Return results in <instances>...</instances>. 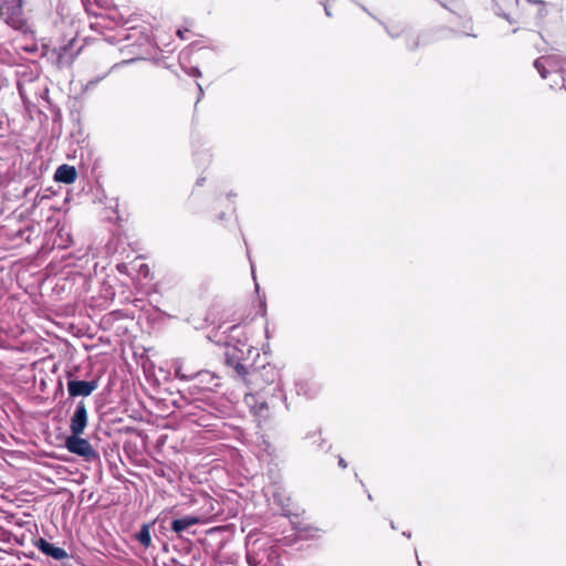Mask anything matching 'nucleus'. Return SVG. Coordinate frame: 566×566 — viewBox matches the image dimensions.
Segmentation results:
<instances>
[{"label":"nucleus","mask_w":566,"mask_h":566,"mask_svg":"<svg viewBox=\"0 0 566 566\" xmlns=\"http://www.w3.org/2000/svg\"><path fill=\"white\" fill-rule=\"evenodd\" d=\"M54 179L65 184H71V166H60L55 171Z\"/></svg>","instance_id":"nucleus-16"},{"label":"nucleus","mask_w":566,"mask_h":566,"mask_svg":"<svg viewBox=\"0 0 566 566\" xmlns=\"http://www.w3.org/2000/svg\"><path fill=\"white\" fill-rule=\"evenodd\" d=\"M71 444H72L71 436L65 437V439H64V446H65V448H66L67 450H70V451H71Z\"/></svg>","instance_id":"nucleus-26"},{"label":"nucleus","mask_w":566,"mask_h":566,"mask_svg":"<svg viewBox=\"0 0 566 566\" xmlns=\"http://www.w3.org/2000/svg\"><path fill=\"white\" fill-rule=\"evenodd\" d=\"M76 150L73 151V159L76 158V155H75Z\"/></svg>","instance_id":"nucleus-41"},{"label":"nucleus","mask_w":566,"mask_h":566,"mask_svg":"<svg viewBox=\"0 0 566 566\" xmlns=\"http://www.w3.org/2000/svg\"><path fill=\"white\" fill-rule=\"evenodd\" d=\"M324 9H325V13H326V15H327V17H331V15H332V13H331L329 9L327 8V6H325V8H324Z\"/></svg>","instance_id":"nucleus-33"},{"label":"nucleus","mask_w":566,"mask_h":566,"mask_svg":"<svg viewBox=\"0 0 566 566\" xmlns=\"http://www.w3.org/2000/svg\"><path fill=\"white\" fill-rule=\"evenodd\" d=\"M65 381H66V389L69 395L71 396V370H65Z\"/></svg>","instance_id":"nucleus-23"},{"label":"nucleus","mask_w":566,"mask_h":566,"mask_svg":"<svg viewBox=\"0 0 566 566\" xmlns=\"http://www.w3.org/2000/svg\"><path fill=\"white\" fill-rule=\"evenodd\" d=\"M19 93H20L21 97L24 98V93H23V90H22V87L20 85H19Z\"/></svg>","instance_id":"nucleus-35"},{"label":"nucleus","mask_w":566,"mask_h":566,"mask_svg":"<svg viewBox=\"0 0 566 566\" xmlns=\"http://www.w3.org/2000/svg\"><path fill=\"white\" fill-rule=\"evenodd\" d=\"M98 387V378L94 377L88 380L76 379L73 375V398L87 397Z\"/></svg>","instance_id":"nucleus-9"},{"label":"nucleus","mask_w":566,"mask_h":566,"mask_svg":"<svg viewBox=\"0 0 566 566\" xmlns=\"http://www.w3.org/2000/svg\"><path fill=\"white\" fill-rule=\"evenodd\" d=\"M390 526H391V528L396 530V525L392 521L390 522Z\"/></svg>","instance_id":"nucleus-39"},{"label":"nucleus","mask_w":566,"mask_h":566,"mask_svg":"<svg viewBox=\"0 0 566 566\" xmlns=\"http://www.w3.org/2000/svg\"><path fill=\"white\" fill-rule=\"evenodd\" d=\"M95 266L96 263L90 258L87 250L81 255L73 253V285L81 284L83 292H88Z\"/></svg>","instance_id":"nucleus-4"},{"label":"nucleus","mask_w":566,"mask_h":566,"mask_svg":"<svg viewBox=\"0 0 566 566\" xmlns=\"http://www.w3.org/2000/svg\"><path fill=\"white\" fill-rule=\"evenodd\" d=\"M259 542L258 534L250 532L245 537L247 562L250 566H260L261 560L258 559L255 547Z\"/></svg>","instance_id":"nucleus-11"},{"label":"nucleus","mask_w":566,"mask_h":566,"mask_svg":"<svg viewBox=\"0 0 566 566\" xmlns=\"http://www.w3.org/2000/svg\"><path fill=\"white\" fill-rule=\"evenodd\" d=\"M197 86H198V90H199V97H198V101L202 97L203 95V90L201 87V85L199 83H197Z\"/></svg>","instance_id":"nucleus-30"},{"label":"nucleus","mask_w":566,"mask_h":566,"mask_svg":"<svg viewBox=\"0 0 566 566\" xmlns=\"http://www.w3.org/2000/svg\"><path fill=\"white\" fill-rule=\"evenodd\" d=\"M72 174H73V184H74L76 181V178H77V171H76V168L74 166H73Z\"/></svg>","instance_id":"nucleus-31"},{"label":"nucleus","mask_w":566,"mask_h":566,"mask_svg":"<svg viewBox=\"0 0 566 566\" xmlns=\"http://www.w3.org/2000/svg\"><path fill=\"white\" fill-rule=\"evenodd\" d=\"M175 375L178 379L192 381L190 389L192 392L214 391L220 387V378L209 370H200L195 374H185L181 368H176Z\"/></svg>","instance_id":"nucleus-3"},{"label":"nucleus","mask_w":566,"mask_h":566,"mask_svg":"<svg viewBox=\"0 0 566 566\" xmlns=\"http://www.w3.org/2000/svg\"><path fill=\"white\" fill-rule=\"evenodd\" d=\"M142 269H145L146 271H148V266H147V264H142V265H140V270H142Z\"/></svg>","instance_id":"nucleus-37"},{"label":"nucleus","mask_w":566,"mask_h":566,"mask_svg":"<svg viewBox=\"0 0 566 566\" xmlns=\"http://www.w3.org/2000/svg\"><path fill=\"white\" fill-rule=\"evenodd\" d=\"M93 202H101L105 205V211L102 214L104 220L112 222L117 218L118 202L115 198H107L104 190L97 185L95 192L91 196Z\"/></svg>","instance_id":"nucleus-7"},{"label":"nucleus","mask_w":566,"mask_h":566,"mask_svg":"<svg viewBox=\"0 0 566 566\" xmlns=\"http://www.w3.org/2000/svg\"><path fill=\"white\" fill-rule=\"evenodd\" d=\"M202 523V518L197 515H185L179 518H174L170 522V530L178 535H181L184 532H189L190 527Z\"/></svg>","instance_id":"nucleus-8"},{"label":"nucleus","mask_w":566,"mask_h":566,"mask_svg":"<svg viewBox=\"0 0 566 566\" xmlns=\"http://www.w3.org/2000/svg\"><path fill=\"white\" fill-rule=\"evenodd\" d=\"M206 505H209V507L205 510V515L200 516L202 522L209 517L217 516L220 513V505L217 501H213L210 497L206 499Z\"/></svg>","instance_id":"nucleus-15"},{"label":"nucleus","mask_w":566,"mask_h":566,"mask_svg":"<svg viewBox=\"0 0 566 566\" xmlns=\"http://www.w3.org/2000/svg\"><path fill=\"white\" fill-rule=\"evenodd\" d=\"M84 474L83 473H78V472H73V479H72V482H76V483H80L81 480L83 479Z\"/></svg>","instance_id":"nucleus-24"},{"label":"nucleus","mask_w":566,"mask_h":566,"mask_svg":"<svg viewBox=\"0 0 566 566\" xmlns=\"http://www.w3.org/2000/svg\"><path fill=\"white\" fill-rule=\"evenodd\" d=\"M148 524H143L138 533H136V539L144 546L149 547L151 545V536Z\"/></svg>","instance_id":"nucleus-14"},{"label":"nucleus","mask_w":566,"mask_h":566,"mask_svg":"<svg viewBox=\"0 0 566 566\" xmlns=\"http://www.w3.org/2000/svg\"><path fill=\"white\" fill-rule=\"evenodd\" d=\"M308 439H313V443H316L317 444V448L318 449H323L324 448V439H322L321 437V432H314V433H311L307 436Z\"/></svg>","instance_id":"nucleus-19"},{"label":"nucleus","mask_w":566,"mask_h":566,"mask_svg":"<svg viewBox=\"0 0 566 566\" xmlns=\"http://www.w3.org/2000/svg\"><path fill=\"white\" fill-rule=\"evenodd\" d=\"M177 34H178L181 39H184V38H185V36H184V31H181V30H178V31H177Z\"/></svg>","instance_id":"nucleus-36"},{"label":"nucleus","mask_w":566,"mask_h":566,"mask_svg":"<svg viewBox=\"0 0 566 566\" xmlns=\"http://www.w3.org/2000/svg\"><path fill=\"white\" fill-rule=\"evenodd\" d=\"M266 407H268L266 402H265V401H262V402H261V408H266Z\"/></svg>","instance_id":"nucleus-38"},{"label":"nucleus","mask_w":566,"mask_h":566,"mask_svg":"<svg viewBox=\"0 0 566 566\" xmlns=\"http://www.w3.org/2000/svg\"><path fill=\"white\" fill-rule=\"evenodd\" d=\"M368 500H373V496L370 493H368Z\"/></svg>","instance_id":"nucleus-42"},{"label":"nucleus","mask_w":566,"mask_h":566,"mask_svg":"<svg viewBox=\"0 0 566 566\" xmlns=\"http://www.w3.org/2000/svg\"><path fill=\"white\" fill-rule=\"evenodd\" d=\"M227 364L233 367L237 376L255 394L264 392L275 396L281 391L280 370L274 366L264 365L261 368L249 369L234 354L227 355Z\"/></svg>","instance_id":"nucleus-1"},{"label":"nucleus","mask_w":566,"mask_h":566,"mask_svg":"<svg viewBox=\"0 0 566 566\" xmlns=\"http://www.w3.org/2000/svg\"><path fill=\"white\" fill-rule=\"evenodd\" d=\"M117 270L120 272V273H124L125 270L127 269V265L124 264V263H120V264H117L116 265Z\"/></svg>","instance_id":"nucleus-28"},{"label":"nucleus","mask_w":566,"mask_h":566,"mask_svg":"<svg viewBox=\"0 0 566 566\" xmlns=\"http://www.w3.org/2000/svg\"><path fill=\"white\" fill-rule=\"evenodd\" d=\"M560 78H562V82H563V86H564V88L566 91V80H565L564 75H560Z\"/></svg>","instance_id":"nucleus-34"},{"label":"nucleus","mask_w":566,"mask_h":566,"mask_svg":"<svg viewBox=\"0 0 566 566\" xmlns=\"http://www.w3.org/2000/svg\"><path fill=\"white\" fill-rule=\"evenodd\" d=\"M420 45L419 36H410L407 39V46L410 51L416 50Z\"/></svg>","instance_id":"nucleus-20"},{"label":"nucleus","mask_w":566,"mask_h":566,"mask_svg":"<svg viewBox=\"0 0 566 566\" xmlns=\"http://www.w3.org/2000/svg\"><path fill=\"white\" fill-rule=\"evenodd\" d=\"M296 392L308 399L315 398L319 392V386L311 381H298L296 382Z\"/></svg>","instance_id":"nucleus-13"},{"label":"nucleus","mask_w":566,"mask_h":566,"mask_svg":"<svg viewBox=\"0 0 566 566\" xmlns=\"http://www.w3.org/2000/svg\"><path fill=\"white\" fill-rule=\"evenodd\" d=\"M338 465L343 469L347 468V462L342 458L339 457L338 458Z\"/></svg>","instance_id":"nucleus-27"},{"label":"nucleus","mask_w":566,"mask_h":566,"mask_svg":"<svg viewBox=\"0 0 566 566\" xmlns=\"http://www.w3.org/2000/svg\"><path fill=\"white\" fill-rule=\"evenodd\" d=\"M81 1L85 11L95 17L102 15L99 10H108L113 7V0H94V2H91L90 0Z\"/></svg>","instance_id":"nucleus-12"},{"label":"nucleus","mask_w":566,"mask_h":566,"mask_svg":"<svg viewBox=\"0 0 566 566\" xmlns=\"http://www.w3.org/2000/svg\"><path fill=\"white\" fill-rule=\"evenodd\" d=\"M107 75V73H103V74H99V75H96L94 78L90 80L85 85L82 84V93H85L86 91L88 90H92L94 87H96V85L103 80L105 78V76Z\"/></svg>","instance_id":"nucleus-17"},{"label":"nucleus","mask_w":566,"mask_h":566,"mask_svg":"<svg viewBox=\"0 0 566 566\" xmlns=\"http://www.w3.org/2000/svg\"><path fill=\"white\" fill-rule=\"evenodd\" d=\"M71 44V42L66 45H63L60 48V51L57 53V63L60 66H64L67 64V61H66V53H67V48L69 45Z\"/></svg>","instance_id":"nucleus-18"},{"label":"nucleus","mask_w":566,"mask_h":566,"mask_svg":"<svg viewBox=\"0 0 566 566\" xmlns=\"http://www.w3.org/2000/svg\"><path fill=\"white\" fill-rule=\"evenodd\" d=\"M92 496H93V493H92V492H90V493L87 494L88 500H91V497H92Z\"/></svg>","instance_id":"nucleus-40"},{"label":"nucleus","mask_w":566,"mask_h":566,"mask_svg":"<svg viewBox=\"0 0 566 566\" xmlns=\"http://www.w3.org/2000/svg\"><path fill=\"white\" fill-rule=\"evenodd\" d=\"M186 72L188 73V75L193 76V77L201 76V71L197 66H191L188 70H186Z\"/></svg>","instance_id":"nucleus-22"},{"label":"nucleus","mask_w":566,"mask_h":566,"mask_svg":"<svg viewBox=\"0 0 566 566\" xmlns=\"http://www.w3.org/2000/svg\"><path fill=\"white\" fill-rule=\"evenodd\" d=\"M87 424V411L85 403L80 401L73 412V454L81 457L87 463H99V454L95 447L82 438Z\"/></svg>","instance_id":"nucleus-2"},{"label":"nucleus","mask_w":566,"mask_h":566,"mask_svg":"<svg viewBox=\"0 0 566 566\" xmlns=\"http://www.w3.org/2000/svg\"><path fill=\"white\" fill-rule=\"evenodd\" d=\"M90 167V164H80V172L84 176L86 174L87 168Z\"/></svg>","instance_id":"nucleus-25"},{"label":"nucleus","mask_w":566,"mask_h":566,"mask_svg":"<svg viewBox=\"0 0 566 566\" xmlns=\"http://www.w3.org/2000/svg\"><path fill=\"white\" fill-rule=\"evenodd\" d=\"M0 15L14 30L28 32L29 25L23 15L22 0H4L0 6Z\"/></svg>","instance_id":"nucleus-5"},{"label":"nucleus","mask_w":566,"mask_h":566,"mask_svg":"<svg viewBox=\"0 0 566 566\" xmlns=\"http://www.w3.org/2000/svg\"><path fill=\"white\" fill-rule=\"evenodd\" d=\"M84 497H86V490H82L80 494V502L82 503L84 501Z\"/></svg>","instance_id":"nucleus-29"},{"label":"nucleus","mask_w":566,"mask_h":566,"mask_svg":"<svg viewBox=\"0 0 566 566\" xmlns=\"http://www.w3.org/2000/svg\"><path fill=\"white\" fill-rule=\"evenodd\" d=\"M36 546L40 552L56 560H61L67 557V553L63 548L55 546L46 539L40 538Z\"/></svg>","instance_id":"nucleus-10"},{"label":"nucleus","mask_w":566,"mask_h":566,"mask_svg":"<svg viewBox=\"0 0 566 566\" xmlns=\"http://www.w3.org/2000/svg\"><path fill=\"white\" fill-rule=\"evenodd\" d=\"M534 67L542 78H546L551 73H556L560 77L566 70V57L556 54L544 55L534 61Z\"/></svg>","instance_id":"nucleus-6"},{"label":"nucleus","mask_w":566,"mask_h":566,"mask_svg":"<svg viewBox=\"0 0 566 566\" xmlns=\"http://www.w3.org/2000/svg\"><path fill=\"white\" fill-rule=\"evenodd\" d=\"M402 535L407 538H410L411 537V533L410 532H402Z\"/></svg>","instance_id":"nucleus-32"},{"label":"nucleus","mask_w":566,"mask_h":566,"mask_svg":"<svg viewBox=\"0 0 566 566\" xmlns=\"http://www.w3.org/2000/svg\"><path fill=\"white\" fill-rule=\"evenodd\" d=\"M386 30H387V33H388L392 39L400 36V35L402 34V32H403V30H402V29H400V28H398V27H397V28H387V27H386Z\"/></svg>","instance_id":"nucleus-21"}]
</instances>
